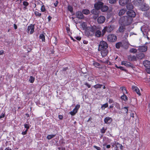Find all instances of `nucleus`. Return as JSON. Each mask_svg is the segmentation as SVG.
I'll return each instance as SVG.
<instances>
[{
    "label": "nucleus",
    "instance_id": "e433bc0d",
    "mask_svg": "<svg viewBox=\"0 0 150 150\" xmlns=\"http://www.w3.org/2000/svg\"><path fill=\"white\" fill-rule=\"evenodd\" d=\"M93 64L96 67H98L100 66V64L97 62H94Z\"/></svg>",
    "mask_w": 150,
    "mask_h": 150
},
{
    "label": "nucleus",
    "instance_id": "13d9d810",
    "mask_svg": "<svg viewBox=\"0 0 150 150\" xmlns=\"http://www.w3.org/2000/svg\"><path fill=\"white\" fill-rule=\"evenodd\" d=\"M27 130H26L24 132H23L22 133V134L23 135L26 134H27Z\"/></svg>",
    "mask_w": 150,
    "mask_h": 150
},
{
    "label": "nucleus",
    "instance_id": "bf43d9fd",
    "mask_svg": "<svg viewBox=\"0 0 150 150\" xmlns=\"http://www.w3.org/2000/svg\"><path fill=\"white\" fill-rule=\"evenodd\" d=\"M143 34H144V35H146H146H148V31H147V32H146V31H143Z\"/></svg>",
    "mask_w": 150,
    "mask_h": 150
},
{
    "label": "nucleus",
    "instance_id": "69168bd1",
    "mask_svg": "<svg viewBox=\"0 0 150 150\" xmlns=\"http://www.w3.org/2000/svg\"><path fill=\"white\" fill-rule=\"evenodd\" d=\"M83 43L84 44H87L88 43V41L85 40L83 41Z\"/></svg>",
    "mask_w": 150,
    "mask_h": 150
},
{
    "label": "nucleus",
    "instance_id": "cd10ccee",
    "mask_svg": "<svg viewBox=\"0 0 150 150\" xmlns=\"http://www.w3.org/2000/svg\"><path fill=\"white\" fill-rule=\"evenodd\" d=\"M133 65L132 64H131V63L127 62L126 64H125V66L127 67H131L132 68H133Z\"/></svg>",
    "mask_w": 150,
    "mask_h": 150
},
{
    "label": "nucleus",
    "instance_id": "774afa93",
    "mask_svg": "<svg viewBox=\"0 0 150 150\" xmlns=\"http://www.w3.org/2000/svg\"><path fill=\"white\" fill-rule=\"evenodd\" d=\"M113 102V100L112 99H110L109 100V102L110 103H112Z\"/></svg>",
    "mask_w": 150,
    "mask_h": 150
},
{
    "label": "nucleus",
    "instance_id": "9b49d317",
    "mask_svg": "<svg viewBox=\"0 0 150 150\" xmlns=\"http://www.w3.org/2000/svg\"><path fill=\"white\" fill-rule=\"evenodd\" d=\"M129 0H120L119 3L120 5L124 6L127 4L129 2Z\"/></svg>",
    "mask_w": 150,
    "mask_h": 150
},
{
    "label": "nucleus",
    "instance_id": "dca6fc26",
    "mask_svg": "<svg viewBox=\"0 0 150 150\" xmlns=\"http://www.w3.org/2000/svg\"><path fill=\"white\" fill-rule=\"evenodd\" d=\"M106 31L108 32H110L112 31L114 28L113 26L112 25H108L105 27Z\"/></svg>",
    "mask_w": 150,
    "mask_h": 150
},
{
    "label": "nucleus",
    "instance_id": "473e14b6",
    "mask_svg": "<svg viewBox=\"0 0 150 150\" xmlns=\"http://www.w3.org/2000/svg\"><path fill=\"white\" fill-rule=\"evenodd\" d=\"M68 10L70 11V12L71 13H72L73 11V8L72 6L69 5L68 6Z\"/></svg>",
    "mask_w": 150,
    "mask_h": 150
},
{
    "label": "nucleus",
    "instance_id": "7c9ffc66",
    "mask_svg": "<svg viewBox=\"0 0 150 150\" xmlns=\"http://www.w3.org/2000/svg\"><path fill=\"white\" fill-rule=\"evenodd\" d=\"M121 98L125 101L127 100V97L125 94H124L121 97Z\"/></svg>",
    "mask_w": 150,
    "mask_h": 150
},
{
    "label": "nucleus",
    "instance_id": "052dcab7",
    "mask_svg": "<svg viewBox=\"0 0 150 150\" xmlns=\"http://www.w3.org/2000/svg\"><path fill=\"white\" fill-rule=\"evenodd\" d=\"M68 69V68L67 67H66V68H63L62 71H65L67 70Z\"/></svg>",
    "mask_w": 150,
    "mask_h": 150
},
{
    "label": "nucleus",
    "instance_id": "f3484780",
    "mask_svg": "<svg viewBox=\"0 0 150 150\" xmlns=\"http://www.w3.org/2000/svg\"><path fill=\"white\" fill-rule=\"evenodd\" d=\"M144 54L142 53H139L137 55V58L139 59H142L144 57Z\"/></svg>",
    "mask_w": 150,
    "mask_h": 150
},
{
    "label": "nucleus",
    "instance_id": "58836bf2",
    "mask_svg": "<svg viewBox=\"0 0 150 150\" xmlns=\"http://www.w3.org/2000/svg\"><path fill=\"white\" fill-rule=\"evenodd\" d=\"M35 14L36 16L40 17L41 15V14L39 13L38 12L36 11L35 12Z\"/></svg>",
    "mask_w": 150,
    "mask_h": 150
},
{
    "label": "nucleus",
    "instance_id": "c03bdc74",
    "mask_svg": "<svg viewBox=\"0 0 150 150\" xmlns=\"http://www.w3.org/2000/svg\"><path fill=\"white\" fill-rule=\"evenodd\" d=\"M106 31V29L105 27L102 30V35L103 36L104 35Z\"/></svg>",
    "mask_w": 150,
    "mask_h": 150
},
{
    "label": "nucleus",
    "instance_id": "39448f33",
    "mask_svg": "<svg viewBox=\"0 0 150 150\" xmlns=\"http://www.w3.org/2000/svg\"><path fill=\"white\" fill-rule=\"evenodd\" d=\"M34 25H33L31 24L30 26L28 27L27 32L29 33L30 32V33L32 34L34 32Z\"/></svg>",
    "mask_w": 150,
    "mask_h": 150
},
{
    "label": "nucleus",
    "instance_id": "ea45409f",
    "mask_svg": "<svg viewBox=\"0 0 150 150\" xmlns=\"http://www.w3.org/2000/svg\"><path fill=\"white\" fill-rule=\"evenodd\" d=\"M35 80V78L32 76H30L29 79V81L31 83L34 82Z\"/></svg>",
    "mask_w": 150,
    "mask_h": 150
},
{
    "label": "nucleus",
    "instance_id": "c756f323",
    "mask_svg": "<svg viewBox=\"0 0 150 150\" xmlns=\"http://www.w3.org/2000/svg\"><path fill=\"white\" fill-rule=\"evenodd\" d=\"M40 38L42 39V41H45V36L43 34H41L40 35Z\"/></svg>",
    "mask_w": 150,
    "mask_h": 150
},
{
    "label": "nucleus",
    "instance_id": "4468645a",
    "mask_svg": "<svg viewBox=\"0 0 150 150\" xmlns=\"http://www.w3.org/2000/svg\"><path fill=\"white\" fill-rule=\"evenodd\" d=\"M112 120L111 118L109 117H106L104 120V122L106 124H110L112 122Z\"/></svg>",
    "mask_w": 150,
    "mask_h": 150
},
{
    "label": "nucleus",
    "instance_id": "5fc2aeb1",
    "mask_svg": "<svg viewBox=\"0 0 150 150\" xmlns=\"http://www.w3.org/2000/svg\"><path fill=\"white\" fill-rule=\"evenodd\" d=\"M137 91H136V92L137 93V94H138L139 95H141V93H140V90H139L138 89V88H137Z\"/></svg>",
    "mask_w": 150,
    "mask_h": 150
},
{
    "label": "nucleus",
    "instance_id": "c9c22d12",
    "mask_svg": "<svg viewBox=\"0 0 150 150\" xmlns=\"http://www.w3.org/2000/svg\"><path fill=\"white\" fill-rule=\"evenodd\" d=\"M116 146L118 148V147H120L121 150H122V146L121 144H120L119 143L117 142L116 143Z\"/></svg>",
    "mask_w": 150,
    "mask_h": 150
},
{
    "label": "nucleus",
    "instance_id": "a211bd4d",
    "mask_svg": "<svg viewBox=\"0 0 150 150\" xmlns=\"http://www.w3.org/2000/svg\"><path fill=\"white\" fill-rule=\"evenodd\" d=\"M128 59L129 60L136 61L137 60V56L130 55L128 56Z\"/></svg>",
    "mask_w": 150,
    "mask_h": 150
},
{
    "label": "nucleus",
    "instance_id": "aec40b11",
    "mask_svg": "<svg viewBox=\"0 0 150 150\" xmlns=\"http://www.w3.org/2000/svg\"><path fill=\"white\" fill-rule=\"evenodd\" d=\"M142 0H134V4L137 6H139L142 2Z\"/></svg>",
    "mask_w": 150,
    "mask_h": 150
},
{
    "label": "nucleus",
    "instance_id": "1a4fd4ad",
    "mask_svg": "<svg viewBox=\"0 0 150 150\" xmlns=\"http://www.w3.org/2000/svg\"><path fill=\"white\" fill-rule=\"evenodd\" d=\"M76 17L79 19H82L84 18V16L82 13L80 11H78L76 13Z\"/></svg>",
    "mask_w": 150,
    "mask_h": 150
},
{
    "label": "nucleus",
    "instance_id": "393cba45",
    "mask_svg": "<svg viewBox=\"0 0 150 150\" xmlns=\"http://www.w3.org/2000/svg\"><path fill=\"white\" fill-rule=\"evenodd\" d=\"M101 34V32L99 30H96L95 33V36L97 37H100Z\"/></svg>",
    "mask_w": 150,
    "mask_h": 150
},
{
    "label": "nucleus",
    "instance_id": "09e8293b",
    "mask_svg": "<svg viewBox=\"0 0 150 150\" xmlns=\"http://www.w3.org/2000/svg\"><path fill=\"white\" fill-rule=\"evenodd\" d=\"M128 33H126L125 34V35L124 36V38L125 39H126L128 37Z\"/></svg>",
    "mask_w": 150,
    "mask_h": 150
},
{
    "label": "nucleus",
    "instance_id": "c85d7f7f",
    "mask_svg": "<svg viewBox=\"0 0 150 150\" xmlns=\"http://www.w3.org/2000/svg\"><path fill=\"white\" fill-rule=\"evenodd\" d=\"M103 86L102 84H97L93 86V87L96 89L98 88H100Z\"/></svg>",
    "mask_w": 150,
    "mask_h": 150
},
{
    "label": "nucleus",
    "instance_id": "ddd939ff",
    "mask_svg": "<svg viewBox=\"0 0 150 150\" xmlns=\"http://www.w3.org/2000/svg\"><path fill=\"white\" fill-rule=\"evenodd\" d=\"M91 13L96 16L95 18H94V19H96L97 17L98 16L99 14V11L98 10H96V9H93L91 11Z\"/></svg>",
    "mask_w": 150,
    "mask_h": 150
},
{
    "label": "nucleus",
    "instance_id": "a18cd8bd",
    "mask_svg": "<svg viewBox=\"0 0 150 150\" xmlns=\"http://www.w3.org/2000/svg\"><path fill=\"white\" fill-rule=\"evenodd\" d=\"M41 11L43 12H44L45 11V6L44 5H43L42 6L41 8Z\"/></svg>",
    "mask_w": 150,
    "mask_h": 150
},
{
    "label": "nucleus",
    "instance_id": "8fccbe9b",
    "mask_svg": "<svg viewBox=\"0 0 150 150\" xmlns=\"http://www.w3.org/2000/svg\"><path fill=\"white\" fill-rule=\"evenodd\" d=\"M108 106V104L107 103H106L105 104H104L101 107L102 108H103V107H104V108H106Z\"/></svg>",
    "mask_w": 150,
    "mask_h": 150
},
{
    "label": "nucleus",
    "instance_id": "f704fd0d",
    "mask_svg": "<svg viewBox=\"0 0 150 150\" xmlns=\"http://www.w3.org/2000/svg\"><path fill=\"white\" fill-rule=\"evenodd\" d=\"M117 0H108L109 3L111 4H114L116 3Z\"/></svg>",
    "mask_w": 150,
    "mask_h": 150
},
{
    "label": "nucleus",
    "instance_id": "4be33fe9",
    "mask_svg": "<svg viewBox=\"0 0 150 150\" xmlns=\"http://www.w3.org/2000/svg\"><path fill=\"white\" fill-rule=\"evenodd\" d=\"M123 46V43L121 42H117L115 44V47L117 49H119L120 47H122Z\"/></svg>",
    "mask_w": 150,
    "mask_h": 150
},
{
    "label": "nucleus",
    "instance_id": "20e7f679",
    "mask_svg": "<svg viewBox=\"0 0 150 150\" xmlns=\"http://www.w3.org/2000/svg\"><path fill=\"white\" fill-rule=\"evenodd\" d=\"M149 8V5L146 4H142L140 7V9L143 11H148Z\"/></svg>",
    "mask_w": 150,
    "mask_h": 150
},
{
    "label": "nucleus",
    "instance_id": "37998d69",
    "mask_svg": "<svg viewBox=\"0 0 150 150\" xmlns=\"http://www.w3.org/2000/svg\"><path fill=\"white\" fill-rule=\"evenodd\" d=\"M120 88L121 89V90L123 92H124V91H126V93H127L125 87H124V86H122V87H121ZM125 93L124 92H123V93Z\"/></svg>",
    "mask_w": 150,
    "mask_h": 150
},
{
    "label": "nucleus",
    "instance_id": "f257e3e1",
    "mask_svg": "<svg viewBox=\"0 0 150 150\" xmlns=\"http://www.w3.org/2000/svg\"><path fill=\"white\" fill-rule=\"evenodd\" d=\"M127 13V16L121 17L119 20V23L122 25L125 26L130 24L132 21V18L135 16V13L132 11H128Z\"/></svg>",
    "mask_w": 150,
    "mask_h": 150
},
{
    "label": "nucleus",
    "instance_id": "bb28decb",
    "mask_svg": "<svg viewBox=\"0 0 150 150\" xmlns=\"http://www.w3.org/2000/svg\"><path fill=\"white\" fill-rule=\"evenodd\" d=\"M82 12L83 13L86 15L90 13V11L88 10L87 9L83 10L82 11Z\"/></svg>",
    "mask_w": 150,
    "mask_h": 150
},
{
    "label": "nucleus",
    "instance_id": "7ed1b4c3",
    "mask_svg": "<svg viewBox=\"0 0 150 150\" xmlns=\"http://www.w3.org/2000/svg\"><path fill=\"white\" fill-rule=\"evenodd\" d=\"M108 40L110 42H114L117 40V37L115 35L113 34H109L107 37Z\"/></svg>",
    "mask_w": 150,
    "mask_h": 150
},
{
    "label": "nucleus",
    "instance_id": "0e129e2a",
    "mask_svg": "<svg viewBox=\"0 0 150 150\" xmlns=\"http://www.w3.org/2000/svg\"><path fill=\"white\" fill-rule=\"evenodd\" d=\"M5 116V115L4 114H2V115L0 116V119L4 117Z\"/></svg>",
    "mask_w": 150,
    "mask_h": 150
},
{
    "label": "nucleus",
    "instance_id": "338daca9",
    "mask_svg": "<svg viewBox=\"0 0 150 150\" xmlns=\"http://www.w3.org/2000/svg\"><path fill=\"white\" fill-rule=\"evenodd\" d=\"M4 54V52L3 50L0 51V55H2Z\"/></svg>",
    "mask_w": 150,
    "mask_h": 150
},
{
    "label": "nucleus",
    "instance_id": "423d86ee",
    "mask_svg": "<svg viewBox=\"0 0 150 150\" xmlns=\"http://www.w3.org/2000/svg\"><path fill=\"white\" fill-rule=\"evenodd\" d=\"M105 20V18L103 16H100L98 17L97 19V22L98 23L102 24L104 23Z\"/></svg>",
    "mask_w": 150,
    "mask_h": 150
},
{
    "label": "nucleus",
    "instance_id": "b1692460",
    "mask_svg": "<svg viewBox=\"0 0 150 150\" xmlns=\"http://www.w3.org/2000/svg\"><path fill=\"white\" fill-rule=\"evenodd\" d=\"M128 107H124L122 109V113H127L128 112Z\"/></svg>",
    "mask_w": 150,
    "mask_h": 150
},
{
    "label": "nucleus",
    "instance_id": "79ce46f5",
    "mask_svg": "<svg viewBox=\"0 0 150 150\" xmlns=\"http://www.w3.org/2000/svg\"><path fill=\"white\" fill-rule=\"evenodd\" d=\"M137 86H132V89L133 91H137Z\"/></svg>",
    "mask_w": 150,
    "mask_h": 150
},
{
    "label": "nucleus",
    "instance_id": "72a5a7b5",
    "mask_svg": "<svg viewBox=\"0 0 150 150\" xmlns=\"http://www.w3.org/2000/svg\"><path fill=\"white\" fill-rule=\"evenodd\" d=\"M129 52L133 53H135L137 52V50L135 49L132 48L129 50Z\"/></svg>",
    "mask_w": 150,
    "mask_h": 150
},
{
    "label": "nucleus",
    "instance_id": "5701e85b",
    "mask_svg": "<svg viewBox=\"0 0 150 150\" xmlns=\"http://www.w3.org/2000/svg\"><path fill=\"white\" fill-rule=\"evenodd\" d=\"M125 30V28L123 26H120L118 28V31L119 32L121 33H123Z\"/></svg>",
    "mask_w": 150,
    "mask_h": 150
},
{
    "label": "nucleus",
    "instance_id": "4c0bfd02",
    "mask_svg": "<svg viewBox=\"0 0 150 150\" xmlns=\"http://www.w3.org/2000/svg\"><path fill=\"white\" fill-rule=\"evenodd\" d=\"M80 107V105L79 104H77L75 106V108L73 109L77 111L78 110Z\"/></svg>",
    "mask_w": 150,
    "mask_h": 150
},
{
    "label": "nucleus",
    "instance_id": "f03ea898",
    "mask_svg": "<svg viewBox=\"0 0 150 150\" xmlns=\"http://www.w3.org/2000/svg\"><path fill=\"white\" fill-rule=\"evenodd\" d=\"M108 47V45L106 42L102 41H101L99 45L98 50H101L102 49H107Z\"/></svg>",
    "mask_w": 150,
    "mask_h": 150
},
{
    "label": "nucleus",
    "instance_id": "9d476101",
    "mask_svg": "<svg viewBox=\"0 0 150 150\" xmlns=\"http://www.w3.org/2000/svg\"><path fill=\"white\" fill-rule=\"evenodd\" d=\"M100 51L102 56L103 57L106 56L108 54V51L107 49H102L101 50H98Z\"/></svg>",
    "mask_w": 150,
    "mask_h": 150
},
{
    "label": "nucleus",
    "instance_id": "a19ab883",
    "mask_svg": "<svg viewBox=\"0 0 150 150\" xmlns=\"http://www.w3.org/2000/svg\"><path fill=\"white\" fill-rule=\"evenodd\" d=\"M77 112V111L75 110H73V111H71L70 112V114L72 115H74Z\"/></svg>",
    "mask_w": 150,
    "mask_h": 150
},
{
    "label": "nucleus",
    "instance_id": "a878e982",
    "mask_svg": "<svg viewBox=\"0 0 150 150\" xmlns=\"http://www.w3.org/2000/svg\"><path fill=\"white\" fill-rule=\"evenodd\" d=\"M127 8L129 10H132L133 8V6L131 4H129L127 5Z\"/></svg>",
    "mask_w": 150,
    "mask_h": 150
},
{
    "label": "nucleus",
    "instance_id": "603ef678",
    "mask_svg": "<svg viewBox=\"0 0 150 150\" xmlns=\"http://www.w3.org/2000/svg\"><path fill=\"white\" fill-rule=\"evenodd\" d=\"M116 68L119 69H120L122 70H124V68L123 67L120 66V67H118L117 65L116 66Z\"/></svg>",
    "mask_w": 150,
    "mask_h": 150
},
{
    "label": "nucleus",
    "instance_id": "864d4df0",
    "mask_svg": "<svg viewBox=\"0 0 150 150\" xmlns=\"http://www.w3.org/2000/svg\"><path fill=\"white\" fill-rule=\"evenodd\" d=\"M84 84L87 86L88 88H90L91 87V85L88 84L87 82L85 83Z\"/></svg>",
    "mask_w": 150,
    "mask_h": 150
},
{
    "label": "nucleus",
    "instance_id": "412c9836",
    "mask_svg": "<svg viewBox=\"0 0 150 150\" xmlns=\"http://www.w3.org/2000/svg\"><path fill=\"white\" fill-rule=\"evenodd\" d=\"M108 9L109 8L108 6H103V5L102 6L101 10L102 12H105L108 10Z\"/></svg>",
    "mask_w": 150,
    "mask_h": 150
},
{
    "label": "nucleus",
    "instance_id": "2eb2a0df",
    "mask_svg": "<svg viewBox=\"0 0 150 150\" xmlns=\"http://www.w3.org/2000/svg\"><path fill=\"white\" fill-rule=\"evenodd\" d=\"M97 28L96 26L93 25L91 27H88L87 28V30L88 31L93 32L96 30Z\"/></svg>",
    "mask_w": 150,
    "mask_h": 150
},
{
    "label": "nucleus",
    "instance_id": "0eeeda50",
    "mask_svg": "<svg viewBox=\"0 0 150 150\" xmlns=\"http://www.w3.org/2000/svg\"><path fill=\"white\" fill-rule=\"evenodd\" d=\"M103 4V3L101 2H98L94 4V7L96 9L98 10L100 8H101Z\"/></svg>",
    "mask_w": 150,
    "mask_h": 150
},
{
    "label": "nucleus",
    "instance_id": "2f4dec72",
    "mask_svg": "<svg viewBox=\"0 0 150 150\" xmlns=\"http://www.w3.org/2000/svg\"><path fill=\"white\" fill-rule=\"evenodd\" d=\"M55 134L49 135L47 136V138L48 139H50L55 137Z\"/></svg>",
    "mask_w": 150,
    "mask_h": 150
},
{
    "label": "nucleus",
    "instance_id": "e2e57ef3",
    "mask_svg": "<svg viewBox=\"0 0 150 150\" xmlns=\"http://www.w3.org/2000/svg\"><path fill=\"white\" fill-rule=\"evenodd\" d=\"M58 117H59V118L60 120L62 119L63 118V116L61 115H59L58 116Z\"/></svg>",
    "mask_w": 150,
    "mask_h": 150
},
{
    "label": "nucleus",
    "instance_id": "680f3d73",
    "mask_svg": "<svg viewBox=\"0 0 150 150\" xmlns=\"http://www.w3.org/2000/svg\"><path fill=\"white\" fill-rule=\"evenodd\" d=\"M146 71L148 73L150 74V69H147Z\"/></svg>",
    "mask_w": 150,
    "mask_h": 150
},
{
    "label": "nucleus",
    "instance_id": "6e6552de",
    "mask_svg": "<svg viewBox=\"0 0 150 150\" xmlns=\"http://www.w3.org/2000/svg\"><path fill=\"white\" fill-rule=\"evenodd\" d=\"M138 50L141 52H145L147 50V47L146 45L139 46V47Z\"/></svg>",
    "mask_w": 150,
    "mask_h": 150
},
{
    "label": "nucleus",
    "instance_id": "4d7b16f0",
    "mask_svg": "<svg viewBox=\"0 0 150 150\" xmlns=\"http://www.w3.org/2000/svg\"><path fill=\"white\" fill-rule=\"evenodd\" d=\"M97 150H100L101 149V148L100 147L98 146H93Z\"/></svg>",
    "mask_w": 150,
    "mask_h": 150
},
{
    "label": "nucleus",
    "instance_id": "f8f14e48",
    "mask_svg": "<svg viewBox=\"0 0 150 150\" xmlns=\"http://www.w3.org/2000/svg\"><path fill=\"white\" fill-rule=\"evenodd\" d=\"M144 67L146 69H150V62L147 60L144 61L143 62Z\"/></svg>",
    "mask_w": 150,
    "mask_h": 150
},
{
    "label": "nucleus",
    "instance_id": "6e6d98bb",
    "mask_svg": "<svg viewBox=\"0 0 150 150\" xmlns=\"http://www.w3.org/2000/svg\"><path fill=\"white\" fill-rule=\"evenodd\" d=\"M74 38L77 39V40L80 41L81 39V37L80 36H77L75 37Z\"/></svg>",
    "mask_w": 150,
    "mask_h": 150
},
{
    "label": "nucleus",
    "instance_id": "3c124183",
    "mask_svg": "<svg viewBox=\"0 0 150 150\" xmlns=\"http://www.w3.org/2000/svg\"><path fill=\"white\" fill-rule=\"evenodd\" d=\"M24 127L25 128H26V130H28V129L29 128V126L27 124H25L24 125Z\"/></svg>",
    "mask_w": 150,
    "mask_h": 150
},
{
    "label": "nucleus",
    "instance_id": "de8ad7c7",
    "mask_svg": "<svg viewBox=\"0 0 150 150\" xmlns=\"http://www.w3.org/2000/svg\"><path fill=\"white\" fill-rule=\"evenodd\" d=\"M23 4L24 6H25V7L29 5V3L27 1H24L23 3Z\"/></svg>",
    "mask_w": 150,
    "mask_h": 150
},
{
    "label": "nucleus",
    "instance_id": "6ab92c4d",
    "mask_svg": "<svg viewBox=\"0 0 150 150\" xmlns=\"http://www.w3.org/2000/svg\"><path fill=\"white\" fill-rule=\"evenodd\" d=\"M127 12L126 9H122L120 10L118 13V15L120 16H122L125 14Z\"/></svg>",
    "mask_w": 150,
    "mask_h": 150
},
{
    "label": "nucleus",
    "instance_id": "49530a36",
    "mask_svg": "<svg viewBox=\"0 0 150 150\" xmlns=\"http://www.w3.org/2000/svg\"><path fill=\"white\" fill-rule=\"evenodd\" d=\"M106 129H105L104 127H103L102 129H101V132L102 133H104L105 132Z\"/></svg>",
    "mask_w": 150,
    "mask_h": 150
}]
</instances>
